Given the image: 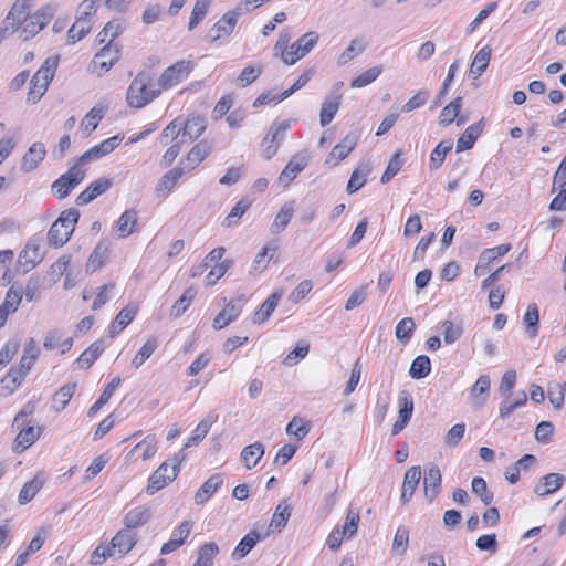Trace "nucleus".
Listing matches in <instances>:
<instances>
[{
	"mask_svg": "<svg viewBox=\"0 0 566 566\" xmlns=\"http://www.w3.org/2000/svg\"><path fill=\"white\" fill-rule=\"evenodd\" d=\"M151 75L140 72L127 88L126 101L130 107L143 108L160 94V88H151Z\"/></svg>",
	"mask_w": 566,
	"mask_h": 566,
	"instance_id": "1",
	"label": "nucleus"
},
{
	"mask_svg": "<svg viewBox=\"0 0 566 566\" xmlns=\"http://www.w3.org/2000/svg\"><path fill=\"white\" fill-rule=\"evenodd\" d=\"M59 62V55H53L45 59L41 67L31 78L27 98L28 103L36 104L42 98L55 75Z\"/></svg>",
	"mask_w": 566,
	"mask_h": 566,
	"instance_id": "2",
	"label": "nucleus"
},
{
	"mask_svg": "<svg viewBox=\"0 0 566 566\" xmlns=\"http://www.w3.org/2000/svg\"><path fill=\"white\" fill-rule=\"evenodd\" d=\"M78 218L80 212L76 208H69L62 211L59 218L51 224L49 229V244L54 248L64 245L74 232Z\"/></svg>",
	"mask_w": 566,
	"mask_h": 566,
	"instance_id": "3",
	"label": "nucleus"
},
{
	"mask_svg": "<svg viewBox=\"0 0 566 566\" xmlns=\"http://www.w3.org/2000/svg\"><path fill=\"white\" fill-rule=\"evenodd\" d=\"M250 2H240L233 10L226 12L218 22L210 29L208 38L210 42H216L221 36L230 35L238 22V18L243 13L251 12Z\"/></svg>",
	"mask_w": 566,
	"mask_h": 566,
	"instance_id": "4",
	"label": "nucleus"
},
{
	"mask_svg": "<svg viewBox=\"0 0 566 566\" xmlns=\"http://www.w3.org/2000/svg\"><path fill=\"white\" fill-rule=\"evenodd\" d=\"M85 178V171L75 163L65 174L51 185L52 192L59 198H66Z\"/></svg>",
	"mask_w": 566,
	"mask_h": 566,
	"instance_id": "5",
	"label": "nucleus"
},
{
	"mask_svg": "<svg viewBox=\"0 0 566 566\" xmlns=\"http://www.w3.org/2000/svg\"><path fill=\"white\" fill-rule=\"evenodd\" d=\"M291 128V120L285 119L282 122H273L271 125L266 136L263 138V144L269 145L263 150V156L265 159H271L274 157L284 140L285 133Z\"/></svg>",
	"mask_w": 566,
	"mask_h": 566,
	"instance_id": "6",
	"label": "nucleus"
},
{
	"mask_svg": "<svg viewBox=\"0 0 566 566\" xmlns=\"http://www.w3.org/2000/svg\"><path fill=\"white\" fill-rule=\"evenodd\" d=\"M123 138H124L123 135H115V136H112V137L103 140L102 143L91 147L90 149H87L83 155H81L77 158V160H76L77 166L81 167L92 160H97V159H101L102 157L108 155L109 153H112L113 150H115L118 147V145L120 144Z\"/></svg>",
	"mask_w": 566,
	"mask_h": 566,
	"instance_id": "7",
	"label": "nucleus"
},
{
	"mask_svg": "<svg viewBox=\"0 0 566 566\" xmlns=\"http://www.w3.org/2000/svg\"><path fill=\"white\" fill-rule=\"evenodd\" d=\"M178 476V469L170 468L168 462H163L148 479L146 492L149 495L155 494L166 485L175 481Z\"/></svg>",
	"mask_w": 566,
	"mask_h": 566,
	"instance_id": "8",
	"label": "nucleus"
},
{
	"mask_svg": "<svg viewBox=\"0 0 566 566\" xmlns=\"http://www.w3.org/2000/svg\"><path fill=\"white\" fill-rule=\"evenodd\" d=\"M191 71V62L180 60L167 67L159 77L160 88H170L185 80Z\"/></svg>",
	"mask_w": 566,
	"mask_h": 566,
	"instance_id": "9",
	"label": "nucleus"
},
{
	"mask_svg": "<svg viewBox=\"0 0 566 566\" xmlns=\"http://www.w3.org/2000/svg\"><path fill=\"white\" fill-rule=\"evenodd\" d=\"M398 419L392 426L391 436L400 433L410 422L413 413V399L407 390H402L398 397Z\"/></svg>",
	"mask_w": 566,
	"mask_h": 566,
	"instance_id": "10",
	"label": "nucleus"
},
{
	"mask_svg": "<svg viewBox=\"0 0 566 566\" xmlns=\"http://www.w3.org/2000/svg\"><path fill=\"white\" fill-rule=\"evenodd\" d=\"M119 54L120 49L118 44L107 43L94 55L92 60L94 71L99 70V75L108 72L112 66L119 60Z\"/></svg>",
	"mask_w": 566,
	"mask_h": 566,
	"instance_id": "11",
	"label": "nucleus"
},
{
	"mask_svg": "<svg viewBox=\"0 0 566 566\" xmlns=\"http://www.w3.org/2000/svg\"><path fill=\"white\" fill-rule=\"evenodd\" d=\"M113 186L112 178H98L91 182L75 199L77 206H85L96 199L98 196L105 193Z\"/></svg>",
	"mask_w": 566,
	"mask_h": 566,
	"instance_id": "12",
	"label": "nucleus"
},
{
	"mask_svg": "<svg viewBox=\"0 0 566 566\" xmlns=\"http://www.w3.org/2000/svg\"><path fill=\"white\" fill-rule=\"evenodd\" d=\"M441 482V471L437 465L431 464L424 468L423 489L424 496L429 503H432L440 493Z\"/></svg>",
	"mask_w": 566,
	"mask_h": 566,
	"instance_id": "13",
	"label": "nucleus"
},
{
	"mask_svg": "<svg viewBox=\"0 0 566 566\" xmlns=\"http://www.w3.org/2000/svg\"><path fill=\"white\" fill-rule=\"evenodd\" d=\"M243 298L239 297L228 303L213 319V328L219 331L234 322L242 312Z\"/></svg>",
	"mask_w": 566,
	"mask_h": 566,
	"instance_id": "14",
	"label": "nucleus"
},
{
	"mask_svg": "<svg viewBox=\"0 0 566 566\" xmlns=\"http://www.w3.org/2000/svg\"><path fill=\"white\" fill-rule=\"evenodd\" d=\"M43 259L38 240L31 239L19 254V262L24 272H29L36 266Z\"/></svg>",
	"mask_w": 566,
	"mask_h": 566,
	"instance_id": "15",
	"label": "nucleus"
},
{
	"mask_svg": "<svg viewBox=\"0 0 566 566\" xmlns=\"http://www.w3.org/2000/svg\"><path fill=\"white\" fill-rule=\"evenodd\" d=\"M421 479V467L413 465L405 472L400 501L407 504L412 499Z\"/></svg>",
	"mask_w": 566,
	"mask_h": 566,
	"instance_id": "16",
	"label": "nucleus"
},
{
	"mask_svg": "<svg viewBox=\"0 0 566 566\" xmlns=\"http://www.w3.org/2000/svg\"><path fill=\"white\" fill-rule=\"evenodd\" d=\"M308 160L305 155L296 154L286 164L279 176V180L284 186H289L297 175L307 166Z\"/></svg>",
	"mask_w": 566,
	"mask_h": 566,
	"instance_id": "17",
	"label": "nucleus"
},
{
	"mask_svg": "<svg viewBox=\"0 0 566 566\" xmlns=\"http://www.w3.org/2000/svg\"><path fill=\"white\" fill-rule=\"evenodd\" d=\"M484 129V118L468 126L457 140V151L461 153L471 149Z\"/></svg>",
	"mask_w": 566,
	"mask_h": 566,
	"instance_id": "18",
	"label": "nucleus"
},
{
	"mask_svg": "<svg viewBox=\"0 0 566 566\" xmlns=\"http://www.w3.org/2000/svg\"><path fill=\"white\" fill-rule=\"evenodd\" d=\"M41 431V427L28 426L22 428L13 441L12 450L15 453H22L40 438Z\"/></svg>",
	"mask_w": 566,
	"mask_h": 566,
	"instance_id": "19",
	"label": "nucleus"
},
{
	"mask_svg": "<svg viewBox=\"0 0 566 566\" xmlns=\"http://www.w3.org/2000/svg\"><path fill=\"white\" fill-rule=\"evenodd\" d=\"M206 120L199 115H190L186 120H182L181 139L187 137L189 142L198 139L206 130Z\"/></svg>",
	"mask_w": 566,
	"mask_h": 566,
	"instance_id": "20",
	"label": "nucleus"
},
{
	"mask_svg": "<svg viewBox=\"0 0 566 566\" xmlns=\"http://www.w3.org/2000/svg\"><path fill=\"white\" fill-rule=\"evenodd\" d=\"M565 481L566 478L560 473H548L535 485L534 492L542 497L549 495L559 490Z\"/></svg>",
	"mask_w": 566,
	"mask_h": 566,
	"instance_id": "21",
	"label": "nucleus"
},
{
	"mask_svg": "<svg viewBox=\"0 0 566 566\" xmlns=\"http://www.w3.org/2000/svg\"><path fill=\"white\" fill-rule=\"evenodd\" d=\"M284 291L276 290L274 291L260 306V308L254 313L252 321L254 324H263L266 322L274 310L276 308L280 300L283 297Z\"/></svg>",
	"mask_w": 566,
	"mask_h": 566,
	"instance_id": "22",
	"label": "nucleus"
},
{
	"mask_svg": "<svg viewBox=\"0 0 566 566\" xmlns=\"http://www.w3.org/2000/svg\"><path fill=\"white\" fill-rule=\"evenodd\" d=\"M46 155L45 147L42 143H34L22 157L20 169L23 172H30L35 169Z\"/></svg>",
	"mask_w": 566,
	"mask_h": 566,
	"instance_id": "23",
	"label": "nucleus"
},
{
	"mask_svg": "<svg viewBox=\"0 0 566 566\" xmlns=\"http://www.w3.org/2000/svg\"><path fill=\"white\" fill-rule=\"evenodd\" d=\"M359 135L356 132L348 133L329 153V158L335 159V165L345 159L356 147Z\"/></svg>",
	"mask_w": 566,
	"mask_h": 566,
	"instance_id": "24",
	"label": "nucleus"
},
{
	"mask_svg": "<svg viewBox=\"0 0 566 566\" xmlns=\"http://www.w3.org/2000/svg\"><path fill=\"white\" fill-rule=\"evenodd\" d=\"M371 172V166L369 161L361 160L358 166L354 169L348 180L346 191L352 195L358 191L367 182V178Z\"/></svg>",
	"mask_w": 566,
	"mask_h": 566,
	"instance_id": "25",
	"label": "nucleus"
},
{
	"mask_svg": "<svg viewBox=\"0 0 566 566\" xmlns=\"http://www.w3.org/2000/svg\"><path fill=\"white\" fill-rule=\"evenodd\" d=\"M211 145L208 140L203 139L197 143L186 156L187 171L193 170L200 163H202L211 153Z\"/></svg>",
	"mask_w": 566,
	"mask_h": 566,
	"instance_id": "26",
	"label": "nucleus"
},
{
	"mask_svg": "<svg viewBox=\"0 0 566 566\" xmlns=\"http://www.w3.org/2000/svg\"><path fill=\"white\" fill-rule=\"evenodd\" d=\"M223 484L221 473H214L198 489L195 494V503L201 505L206 503Z\"/></svg>",
	"mask_w": 566,
	"mask_h": 566,
	"instance_id": "27",
	"label": "nucleus"
},
{
	"mask_svg": "<svg viewBox=\"0 0 566 566\" xmlns=\"http://www.w3.org/2000/svg\"><path fill=\"white\" fill-rule=\"evenodd\" d=\"M137 307L127 305L122 308L108 327L109 337L118 335L136 316Z\"/></svg>",
	"mask_w": 566,
	"mask_h": 566,
	"instance_id": "28",
	"label": "nucleus"
},
{
	"mask_svg": "<svg viewBox=\"0 0 566 566\" xmlns=\"http://www.w3.org/2000/svg\"><path fill=\"white\" fill-rule=\"evenodd\" d=\"M342 95L340 94H331L325 98L322 103L321 112H319V123L322 127L327 126L332 123L335 115L338 112L340 106Z\"/></svg>",
	"mask_w": 566,
	"mask_h": 566,
	"instance_id": "29",
	"label": "nucleus"
},
{
	"mask_svg": "<svg viewBox=\"0 0 566 566\" xmlns=\"http://www.w3.org/2000/svg\"><path fill=\"white\" fill-rule=\"evenodd\" d=\"M108 255L109 242L107 240L99 241L88 258L86 271L93 273L102 268L106 263Z\"/></svg>",
	"mask_w": 566,
	"mask_h": 566,
	"instance_id": "30",
	"label": "nucleus"
},
{
	"mask_svg": "<svg viewBox=\"0 0 566 566\" xmlns=\"http://www.w3.org/2000/svg\"><path fill=\"white\" fill-rule=\"evenodd\" d=\"M45 483V478L38 473L34 475V478L28 482L24 483L22 489L19 492L18 502L21 505L28 504L31 502L34 496L40 492V490L43 488Z\"/></svg>",
	"mask_w": 566,
	"mask_h": 566,
	"instance_id": "31",
	"label": "nucleus"
},
{
	"mask_svg": "<svg viewBox=\"0 0 566 566\" xmlns=\"http://www.w3.org/2000/svg\"><path fill=\"white\" fill-rule=\"evenodd\" d=\"M261 539H263V536L256 531L249 532L235 546L231 554L232 559L240 560L245 557Z\"/></svg>",
	"mask_w": 566,
	"mask_h": 566,
	"instance_id": "32",
	"label": "nucleus"
},
{
	"mask_svg": "<svg viewBox=\"0 0 566 566\" xmlns=\"http://www.w3.org/2000/svg\"><path fill=\"white\" fill-rule=\"evenodd\" d=\"M104 350V340L97 339L80 355L75 363L78 368L88 369Z\"/></svg>",
	"mask_w": 566,
	"mask_h": 566,
	"instance_id": "33",
	"label": "nucleus"
},
{
	"mask_svg": "<svg viewBox=\"0 0 566 566\" xmlns=\"http://www.w3.org/2000/svg\"><path fill=\"white\" fill-rule=\"evenodd\" d=\"M265 447L261 442H254L243 448L241 452V462L243 465L251 470L254 468L261 458L264 455Z\"/></svg>",
	"mask_w": 566,
	"mask_h": 566,
	"instance_id": "34",
	"label": "nucleus"
},
{
	"mask_svg": "<svg viewBox=\"0 0 566 566\" xmlns=\"http://www.w3.org/2000/svg\"><path fill=\"white\" fill-rule=\"evenodd\" d=\"M30 370H24L21 365L12 366L6 376L1 379L2 388L10 395L23 381Z\"/></svg>",
	"mask_w": 566,
	"mask_h": 566,
	"instance_id": "35",
	"label": "nucleus"
},
{
	"mask_svg": "<svg viewBox=\"0 0 566 566\" xmlns=\"http://www.w3.org/2000/svg\"><path fill=\"white\" fill-rule=\"evenodd\" d=\"M150 518L149 510L145 506L132 509L124 516L123 523L129 531L143 526Z\"/></svg>",
	"mask_w": 566,
	"mask_h": 566,
	"instance_id": "36",
	"label": "nucleus"
},
{
	"mask_svg": "<svg viewBox=\"0 0 566 566\" xmlns=\"http://www.w3.org/2000/svg\"><path fill=\"white\" fill-rule=\"evenodd\" d=\"M137 539L135 533L127 530L119 531L112 539L113 549L118 548L120 555L127 554L135 546Z\"/></svg>",
	"mask_w": 566,
	"mask_h": 566,
	"instance_id": "37",
	"label": "nucleus"
},
{
	"mask_svg": "<svg viewBox=\"0 0 566 566\" xmlns=\"http://www.w3.org/2000/svg\"><path fill=\"white\" fill-rule=\"evenodd\" d=\"M75 389V382H67L64 386H62L52 398V409L56 412L63 410L67 406L71 398L73 397Z\"/></svg>",
	"mask_w": 566,
	"mask_h": 566,
	"instance_id": "38",
	"label": "nucleus"
},
{
	"mask_svg": "<svg viewBox=\"0 0 566 566\" xmlns=\"http://www.w3.org/2000/svg\"><path fill=\"white\" fill-rule=\"evenodd\" d=\"M491 54L492 49L489 45H485L478 51L470 69V72L474 75V78L480 77L485 72L491 60Z\"/></svg>",
	"mask_w": 566,
	"mask_h": 566,
	"instance_id": "39",
	"label": "nucleus"
},
{
	"mask_svg": "<svg viewBox=\"0 0 566 566\" xmlns=\"http://www.w3.org/2000/svg\"><path fill=\"white\" fill-rule=\"evenodd\" d=\"M451 149H452L451 140L440 142L430 154L429 170L436 171L437 169H439L442 166L448 153H450Z\"/></svg>",
	"mask_w": 566,
	"mask_h": 566,
	"instance_id": "40",
	"label": "nucleus"
},
{
	"mask_svg": "<svg viewBox=\"0 0 566 566\" xmlns=\"http://www.w3.org/2000/svg\"><path fill=\"white\" fill-rule=\"evenodd\" d=\"M491 380L488 375H481L475 384L470 389V396L476 399V405L483 406L489 392H490Z\"/></svg>",
	"mask_w": 566,
	"mask_h": 566,
	"instance_id": "41",
	"label": "nucleus"
},
{
	"mask_svg": "<svg viewBox=\"0 0 566 566\" xmlns=\"http://www.w3.org/2000/svg\"><path fill=\"white\" fill-rule=\"evenodd\" d=\"M196 295L197 289L195 286L186 289L182 295L174 303L170 316L176 318L181 316L188 310Z\"/></svg>",
	"mask_w": 566,
	"mask_h": 566,
	"instance_id": "42",
	"label": "nucleus"
},
{
	"mask_svg": "<svg viewBox=\"0 0 566 566\" xmlns=\"http://www.w3.org/2000/svg\"><path fill=\"white\" fill-rule=\"evenodd\" d=\"M213 422L214 419L212 417L202 419L191 432V436L185 443V448L198 446L206 438Z\"/></svg>",
	"mask_w": 566,
	"mask_h": 566,
	"instance_id": "43",
	"label": "nucleus"
},
{
	"mask_svg": "<svg viewBox=\"0 0 566 566\" xmlns=\"http://www.w3.org/2000/svg\"><path fill=\"white\" fill-rule=\"evenodd\" d=\"M431 371V361L427 355L417 356L409 369V375L412 379L426 378Z\"/></svg>",
	"mask_w": 566,
	"mask_h": 566,
	"instance_id": "44",
	"label": "nucleus"
},
{
	"mask_svg": "<svg viewBox=\"0 0 566 566\" xmlns=\"http://www.w3.org/2000/svg\"><path fill=\"white\" fill-rule=\"evenodd\" d=\"M462 102L463 98L458 96L442 108L439 116V124L441 126H449L459 116Z\"/></svg>",
	"mask_w": 566,
	"mask_h": 566,
	"instance_id": "45",
	"label": "nucleus"
},
{
	"mask_svg": "<svg viewBox=\"0 0 566 566\" xmlns=\"http://www.w3.org/2000/svg\"><path fill=\"white\" fill-rule=\"evenodd\" d=\"M523 322L526 327V333L530 337H535L539 328V311L535 303L527 306L523 317Z\"/></svg>",
	"mask_w": 566,
	"mask_h": 566,
	"instance_id": "46",
	"label": "nucleus"
},
{
	"mask_svg": "<svg viewBox=\"0 0 566 566\" xmlns=\"http://www.w3.org/2000/svg\"><path fill=\"white\" fill-rule=\"evenodd\" d=\"M219 554V546L214 542L205 543L198 549V558L192 566H212L213 558Z\"/></svg>",
	"mask_w": 566,
	"mask_h": 566,
	"instance_id": "47",
	"label": "nucleus"
},
{
	"mask_svg": "<svg viewBox=\"0 0 566 566\" xmlns=\"http://www.w3.org/2000/svg\"><path fill=\"white\" fill-rule=\"evenodd\" d=\"M137 222V212L133 209L125 210L117 221V230L120 238H126L134 232Z\"/></svg>",
	"mask_w": 566,
	"mask_h": 566,
	"instance_id": "48",
	"label": "nucleus"
},
{
	"mask_svg": "<svg viewBox=\"0 0 566 566\" xmlns=\"http://www.w3.org/2000/svg\"><path fill=\"white\" fill-rule=\"evenodd\" d=\"M122 379L119 377H115L112 381L104 388L99 398L95 401V403L88 409L87 416H94L104 405L108 402V400L114 395L115 389L120 385Z\"/></svg>",
	"mask_w": 566,
	"mask_h": 566,
	"instance_id": "49",
	"label": "nucleus"
},
{
	"mask_svg": "<svg viewBox=\"0 0 566 566\" xmlns=\"http://www.w3.org/2000/svg\"><path fill=\"white\" fill-rule=\"evenodd\" d=\"M294 214V207L292 203L284 205L276 213L274 221L271 226L272 233H279L283 231L290 223Z\"/></svg>",
	"mask_w": 566,
	"mask_h": 566,
	"instance_id": "50",
	"label": "nucleus"
},
{
	"mask_svg": "<svg viewBox=\"0 0 566 566\" xmlns=\"http://www.w3.org/2000/svg\"><path fill=\"white\" fill-rule=\"evenodd\" d=\"M319 35L316 31H310L303 34L300 39H297L292 45L291 49H297L300 51V55L305 56L308 54L314 46L317 44Z\"/></svg>",
	"mask_w": 566,
	"mask_h": 566,
	"instance_id": "51",
	"label": "nucleus"
},
{
	"mask_svg": "<svg viewBox=\"0 0 566 566\" xmlns=\"http://www.w3.org/2000/svg\"><path fill=\"white\" fill-rule=\"evenodd\" d=\"M39 354L40 349L36 346L35 340L33 338H29L24 345V352L20 358L19 365H21L24 370H31L33 364L39 357Z\"/></svg>",
	"mask_w": 566,
	"mask_h": 566,
	"instance_id": "52",
	"label": "nucleus"
},
{
	"mask_svg": "<svg viewBox=\"0 0 566 566\" xmlns=\"http://www.w3.org/2000/svg\"><path fill=\"white\" fill-rule=\"evenodd\" d=\"M415 329V319L412 317H405L396 325L395 336L400 343L407 344L410 340Z\"/></svg>",
	"mask_w": 566,
	"mask_h": 566,
	"instance_id": "53",
	"label": "nucleus"
},
{
	"mask_svg": "<svg viewBox=\"0 0 566 566\" xmlns=\"http://www.w3.org/2000/svg\"><path fill=\"white\" fill-rule=\"evenodd\" d=\"M472 492L478 495L484 505L493 502L494 494L488 489V484L482 476H474L471 482Z\"/></svg>",
	"mask_w": 566,
	"mask_h": 566,
	"instance_id": "54",
	"label": "nucleus"
},
{
	"mask_svg": "<svg viewBox=\"0 0 566 566\" xmlns=\"http://www.w3.org/2000/svg\"><path fill=\"white\" fill-rule=\"evenodd\" d=\"M460 67V62L459 60H455L450 66H449V70H448V74H447V77L444 78L438 94H437V97L436 99L433 101V105L431 108H436L438 106L441 105V102L442 99L444 98V96L447 95L448 91H449V87H450V84L452 83V81L454 80V76L458 72Z\"/></svg>",
	"mask_w": 566,
	"mask_h": 566,
	"instance_id": "55",
	"label": "nucleus"
},
{
	"mask_svg": "<svg viewBox=\"0 0 566 566\" xmlns=\"http://www.w3.org/2000/svg\"><path fill=\"white\" fill-rule=\"evenodd\" d=\"M23 297L22 287H15L12 285L7 294L4 302L0 305V308L6 310L8 313H14Z\"/></svg>",
	"mask_w": 566,
	"mask_h": 566,
	"instance_id": "56",
	"label": "nucleus"
},
{
	"mask_svg": "<svg viewBox=\"0 0 566 566\" xmlns=\"http://www.w3.org/2000/svg\"><path fill=\"white\" fill-rule=\"evenodd\" d=\"M158 340L153 337L146 340V343L142 346V348L137 352L135 357L132 360V365L135 368H139L157 349Z\"/></svg>",
	"mask_w": 566,
	"mask_h": 566,
	"instance_id": "57",
	"label": "nucleus"
},
{
	"mask_svg": "<svg viewBox=\"0 0 566 566\" xmlns=\"http://www.w3.org/2000/svg\"><path fill=\"white\" fill-rule=\"evenodd\" d=\"M105 109L94 106L82 120V127L86 135L92 134L98 126L99 120L104 117Z\"/></svg>",
	"mask_w": 566,
	"mask_h": 566,
	"instance_id": "58",
	"label": "nucleus"
},
{
	"mask_svg": "<svg viewBox=\"0 0 566 566\" xmlns=\"http://www.w3.org/2000/svg\"><path fill=\"white\" fill-rule=\"evenodd\" d=\"M381 73H382L381 65L373 66V67L368 69L367 71L363 72L361 74H359L357 77H355L352 81L350 86L353 88L365 87V86L369 85L370 83H373L374 81H376L377 77Z\"/></svg>",
	"mask_w": 566,
	"mask_h": 566,
	"instance_id": "59",
	"label": "nucleus"
},
{
	"mask_svg": "<svg viewBox=\"0 0 566 566\" xmlns=\"http://www.w3.org/2000/svg\"><path fill=\"white\" fill-rule=\"evenodd\" d=\"M209 6L210 0H196L188 23L189 31H192L205 19Z\"/></svg>",
	"mask_w": 566,
	"mask_h": 566,
	"instance_id": "60",
	"label": "nucleus"
},
{
	"mask_svg": "<svg viewBox=\"0 0 566 566\" xmlns=\"http://www.w3.org/2000/svg\"><path fill=\"white\" fill-rule=\"evenodd\" d=\"M291 511H292V509L290 505L283 506V502L280 503L276 506L275 512L272 516L270 527H273L274 530L281 532L282 528L285 527V525L291 516Z\"/></svg>",
	"mask_w": 566,
	"mask_h": 566,
	"instance_id": "61",
	"label": "nucleus"
},
{
	"mask_svg": "<svg viewBox=\"0 0 566 566\" xmlns=\"http://www.w3.org/2000/svg\"><path fill=\"white\" fill-rule=\"evenodd\" d=\"M250 206L251 201L248 199H241L238 201L237 205L231 209L230 213L222 221V226L229 228L237 224L238 220L244 214Z\"/></svg>",
	"mask_w": 566,
	"mask_h": 566,
	"instance_id": "62",
	"label": "nucleus"
},
{
	"mask_svg": "<svg viewBox=\"0 0 566 566\" xmlns=\"http://www.w3.org/2000/svg\"><path fill=\"white\" fill-rule=\"evenodd\" d=\"M182 119L180 117L171 120L161 132L159 142L166 146L169 142L175 140L181 134Z\"/></svg>",
	"mask_w": 566,
	"mask_h": 566,
	"instance_id": "63",
	"label": "nucleus"
},
{
	"mask_svg": "<svg viewBox=\"0 0 566 566\" xmlns=\"http://www.w3.org/2000/svg\"><path fill=\"white\" fill-rule=\"evenodd\" d=\"M30 0H15L10 11L8 12L9 19L17 21L20 24L29 17Z\"/></svg>",
	"mask_w": 566,
	"mask_h": 566,
	"instance_id": "64",
	"label": "nucleus"
}]
</instances>
